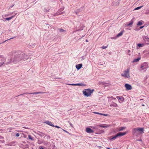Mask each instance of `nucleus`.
<instances>
[{"instance_id": "obj_1", "label": "nucleus", "mask_w": 149, "mask_h": 149, "mask_svg": "<svg viewBox=\"0 0 149 149\" xmlns=\"http://www.w3.org/2000/svg\"><path fill=\"white\" fill-rule=\"evenodd\" d=\"M29 55H27L25 53H17L14 56L13 58L10 59L9 61H8L5 64L7 65L12 63H16L22 60H26L28 58Z\"/></svg>"}, {"instance_id": "obj_2", "label": "nucleus", "mask_w": 149, "mask_h": 149, "mask_svg": "<svg viewBox=\"0 0 149 149\" xmlns=\"http://www.w3.org/2000/svg\"><path fill=\"white\" fill-rule=\"evenodd\" d=\"M94 91V89H86L83 91V93L84 96L88 97L90 96Z\"/></svg>"}, {"instance_id": "obj_3", "label": "nucleus", "mask_w": 149, "mask_h": 149, "mask_svg": "<svg viewBox=\"0 0 149 149\" xmlns=\"http://www.w3.org/2000/svg\"><path fill=\"white\" fill-rule=\"evenodd\" d=\"M129 72L130 69L128 68L127 70H125L124 71L123 73L121 74V75L126 78H129L130 77Z\"/></svg>"}, {"instance_id": "obj_4", "label": "nucleus", "mask_w": 149, "mask_h": 149, "mask_svg": "<svg viewBox=\"0 0 149 149\" xmlns=\"http://www.w3.org/2000/svg\"><path fill=\"white\" fill-rule=\"evenodd\" d=\"M144 131V128L137 127L134 128L132 131V133L134 134L137 131H139L142 133Z\"/></svg>"}, {"instance_id": "obj_5", "label": "nucleus", "mask_w": 149, "mask_h": 149, "mask_svg": "<svg viewBox=\"0 0 149 149\" xmlns=\"http://www.w3.org/2000/svg\"><path fill=\"white\" fill-rule=\"evenodd\" d=\"M148 67V64L146 63H143L141 65V70H146V69Z\"/></svg>"}, {"instance_id": "obj_6", "label": "nucleus", "mask_w": 149, "mask_h": 149, "mask_svg": "<svg viewBox=\"0 0 149 149\" xmlns=\"http://www.w3.org/2000/svg\"><path fill=\"white\" fill-rule=\"evenodd\" d=\"M5 60L6 58H5L2 55H0V61H1V62H0V66L2 65L4 63Z\"/></svg>"}, {"instance_id": "obj_7", "label": "nucleus", "mask_w": 149, "mask_h": 149, "mask_svg": "<svg viewBox=\"0 0 149 149\" xmlns=\"http://www.w3.org/2000/svg\"><path fill=\"white\" fill-rule=\"evenodd\" d=\"M119 0H115L113 2H112V5L114 6H117L120 3Z\"/></svg>"}, {"instance_id": "obj_8", "label": "nucleus", "mask_w": 149, "mask_h": 149, "mask_svg": "<svg viewBox=\"0 0 149 149\" xmlns=\"http://www.w3.org/2000/svg\"><path fill=\"white\" fill-rule=\"evenodd\" d=\"M125 86L126 90H130L132 89V87L131 85L128 84H125Z\"/></svg>"}, {"instance_id": "obj_9", "label": "nucleus", "mask_w": 149, "mask_h": 149, "mask_svg": "<svg viewBox=\"0 0 149 149\" xmlns=\"http://www.w3.org/2000/svg\"><path fill=\"white\" fill-rule=\"evenodd\" d=\"M43 93H44V92H34V93H25L22 94H21L19 95L18 96L21 95H23L24 94H30L34 95V94H42Z\"/></svg>"}, {"instance_id": "obj_10", "label": "nucleus", "mask_w": 149, "mask_h": 149, "mask_svg": "<svg viewBox=\"0 0 149 149\" xmlns=\"http://www.w3.org/2000/svg\"><path fill=\"white\" fill-rule=\"evenodd\" d=\"M127 133L126 132H119L117 134L118 136V137L119 136H123L125 135Z\"/></svg>"}, {"instance_id": "obj_11", "label": "nucleus", "mask_w": 149, "mask_h": 149, "mask_svg": "<svg viewBox=\"0 0 149 149\" xmlns=\"http://www.w3.org/2000/svg\"><path fill=\"white\" fill-rule=\"evenodd\" d=\"M86 131L88 133L91 134L94 132V131L90 128H87L86 129Z\"/></svg>"}, {"instance_id": "obj_12", "label": "nucleus", "mask_w": 149, "mask_h": 149, "mask_svg": "<svg viewBox=\"0 0 149 149\" xmlns=\"http://www.w3.org/2000/svg\"><path fill=\"white\" fill-rule=\"evenodd\" d=\"M70 85H72V86H84V84H81V83H77V84H70Z\"/></svg>"}, {"instance_id": "obj_13", "label": "nucleus", "mask_w": 149, "mask_h": 149, "mask_svg": "<svg viewBox=\"0 0 149 149\" xmlns=\"http://www.w3.org/2000/svg\"><path fill=\"white\" fill-rule=\"evenodd\" d=\"M82 64H79L76 65V68L77 70H79L82 67Z\"/></svg>"}, {"instance_id": "obj_14", "label": "nucleus", "mask_w": 149, "mask_h": 149, "mask_svg": "<svg viewBox=\"0 0 149 149\" xmlns=\"http://www.w3.org/2000/svg\"><path fill=\"white\" fill-rule=\"evenodd\" d=\"M45 123L51 126L52 127H54V125L52 124V123L51 122L49 121L48 120L46 121L45 122Z\"/></svg>"}, {"instance_id": "obj_15", "label": "nucleus", "mask_w": 149, "mask_h": 149, "mask_svg": "<svg viewBox=\"0 0 149 149\" xmlns=\"http://www.w3.org/2000/svg\"><path fill=\"white\" fill-rule=\"evenodd\" d=\"M116 97L118 99V100H120L121 101H123L124 100V98L122 96H117Z\"/></svg>"}, {"instance_id": "obj_16", "label": "nucleus", "mask_w": 149, "mask_h": 149, "mask_svg": "<svg viewBox=\"0 0 149 149\" xmlns=\"http://www.w3.org/2000/svg\"><path fill=\"white\" fill-rule=\"evenodd\" d=\"M37 134L41 137L43 136L44 135H45V133L40 131H38Z\"/></svg>"}, {"instance_id": "obj_17", "label": "nucleus", "mask_w": 149, "mask_h": 149, "mask_svg": "<svg viewBox=\"0 0 149 149\" xmlns=\"http://www.w3.org/2000/svg\"><path fill=\"white\" fill-rule=\"evenodd\" d=\"M140 59H141L140 57L138 58H137L133 60V63L137 62L139 61Z\"/></svg>"}, {"instance_id": "obj_18", "label": "nucleus", "mask_w": 149, "mask_h": 149, "mask_svg": "<svg viewBox=\"0 0 149 149\" xmlns=\"http://www.w3.org/2000/svg\"><path fill=\"white\" fill-rule=\"evenodd\" d=\"M45 138L47 140L50 138V136L48 135H46L44 137V138Z\"/></svg>"}, {"instance_id": "obj_19", "label": "nucleus", "mask_w": 149, "mask_h": 149, "mask_svg": "<svg viewBox=\"0 0 149 149\" xmlns=\"http://www.w3.org/2000/svg\"><path fill=\"white\" fill-rule=\"evenodd\" d=\"M126 127H121L119 128L118 131H121L125 129Z\"/></svg>"}, {"instance_id": "obj_20", "label": "nucleus", "mask_w": 149, "mask_h": 149, "mask_svg": "<svg viewBox=\"0 0 149 149\" xmlns=\"http://www.w3.org/2000/svg\"><path fill=\"white\" fill-rule=\"evenodd\" d=\"M50 8L48 7L47 9L46 8H44V12H49V10H50Z\"/></svg>"}, {"instance_id": "obj_21", "label": "nucleus", "mask_w": 149, "mask_h": 149, "mask_svg": "<svg viewBox=\"0 0 149 149\" xmlns=\"http://www.w3.org/2000/svg\"><path fill=\"white\" fill-rule=\"evenodd\" d=\"M15 15L13 16H12L11 17H7L5 18V19L8 21L10 20L11 19H12V18H13L15 16Z\"/></svg>"}, {"instance_id": "obj_22", "label": "nucleus", "mask_w": 149, "mask_h": 149, "mask_svg": "<svg viewBox=\"0 0 149 149\" xmlns=\"http://www.w3.org/2000/svg\"><path fill=\"white\" fill-rule=\"evenodd\" d=\"M65 13V12H62L60 13H56L54 14V16H55L57 15H60L64 14Z\"/></svg>"}, {"instance_id": "obj_23", "label": "nucleus", "mask_w": 149, "mask_h": 149, "mask_svg": "<svg viewBox=\"0 0 149 149\" xmlns=\"http://www.w3.org/2000/svg\"><path fill=\"white\" fill-rule=\"evenodd\" d=\"M118 137V136L117 134H116L115 136H113V137L111 139V140H113L115 139Z\"/></svg>"}, {"instance_id": "obj_24", "label": "nucleus", "mask_w": 149, "mask_h": 149, "mask_svg": "<svg viewBox=\"0 0 149 149\" xmlns=\"http://www.w3.org/2000/svg\"><path fill=\"white\" fill-rule=\"evenodd\" d=\"M123 34V32L121 31L119 33H118L116 36V37H119L121 36Z\"/></svg>"}, {"instance_id": "obj_25", "label": "nucleus", "mask_w": 149, "mask_h": 149, "mask_svg": "<svg viewBox=\"0 0 149 149\" xmlns=\"http://www.w3.org/2000/svg\"><path fill=\"white\" fill-rule=\"evenodd\" d=\"M98 126L103 128H107L108 127V126L107 125L106 126H103L102 125H99Z\"/></svg>"}, {"instance_id": "obj_26", "label": "nucleus", "mask_w": 149, "mask_h": 149, "mask_svg": "<svg viewBox=\"0 0 149 149\" xmlns=\"http://www.w3.org/2000/svg\"><path fill=\"white\" fill-rule=\"evenodd\" d=\"M143 23L141 21H139L138 23H137V24L138 25L141 26V25Z\"/></svg>"}, {"instance_id": "obj_27", "label": "nucleus", "mask_w": 149, "mask_h": 149, "mask_svg": "<svg viewBox=\"0 0 149 149\" xmlns=\"http://www.w3.org/2000/svg\"><path fill=\"white\" fill-rule=\"evenodd\" d=\"M137 45L139 47H141L143 46V44L139 43Z\"/></svg>"}, {"instance_id": "obj_28", "label": "nucleus", "mask_w": 149, "mask_h": 149, "mask_svg": "<svg viewBox=\"0 0 149 149\" xmlns=\"http://www.w3.org/2000/svg\"><path fill=\"white\" fill-rule=\"evenodd\" d=\"M133 23V21L132 19L131 21L130 22L127 24V25L128 26H130L131 25H132Z\"/></svg>"}, {"instance_id": "obj_29", "label": "nucleus", "mask_w": 149, "mask_h": 149, "mask_svg": "<svg viewBox=\"0 0 149 149\" xmlns=\"http://www.w3.org/2000/svg\"><path fill=\"white\" fill-rule=\"evenodd\" d=\"M143 6H139V7H136V8L135 9H134V10H138V9H140Z\"/></svg>"}, {"instance_id": "obj_30", "label": "nucleus", "mask_w": 149, "mask_h": 149, "mask_svg": "<svg viewBox=\"0 0 149 149\" xmlns=\"http://www.w3.org/2000/svg\"><path fill=\"white\" fill-rule=\"evenodd\" d=\"M59 31L61 32H62L64 31H65V30H64L63 29H59Z\"/></svg>"}, {"instance_id": "obj_31", "label": "nucleus", "mask_w": 149, "mask_h": 149, "mask_svg": "<svg viewBox=\"0 0 149 149\" xmlns=\"http://www.w3.org/2000/svg\"><path fill=\"white\" fill-rule=\"evenodd\" d=\"M28 138H29L31 140H33V138L29 135H28Z\"/></svg>"}, {"instance_id": "obj_32", "label": "nucleus", "mask_w": 149, "mask_h": 149, "mask_svg": "<svg viewBox=\"0 0 149 149\" xmlns=\"http://www.w3.org/2000/svg\"><path fill=\"white\" fill-rule=\"evenodd\" d=\"M15 143V142H12L10 143V146L13 145H14Z\"/></svg>"}, {"instance_id": "obj_33", "label": "nucleus", "mask_w": 149, "mask_h": 149, "mask_svg": "<svg viewBox=\"0 0 149 149\" xmlns=\"http://www.w3.org/2000/svg\"><path fill=\"white\" fill-rule=\"evenodd\" d=\"M99 114L100 115H103L104 116H107L108 115L107 114H103V113H99Z\"/></svg>"}, {"instance_id": "obj_34", "label": "nucleus", "mask_w": 149, "mask_h": 149, "mask_svg": "<svg viewBox=\"0 0 149 149\" xmlns=\"http://www.w3.org/2000/svg\"><path fill=\"white\" fill-rule=\"evenodd\" d=\"M15 37H13L10 38H9V39H8V40H6L4 41L3 42V43H4V42H6V41H7L8 40H10V39H13V38H15Z\"/></svg>"}, {"instance_id": "obj_35", "label": "nucleus", "mask_w": 149, "mask_h": 149, "mask_svg": "<svg viewBox=\"0 0 149 149\" xmlns=\"http://www.w3.org/2000/svg\"><path fill=\"white\" fill-rule=\"evenodd\" d=\"M63 130L64 132H66L67 133L69 134H70L67 131L65 130H64V129H63Z\"/></svg>"}, {"instance_id": "obj_36", "label": "nucleus", "mask_w": 149, "mask_h": 149, "mask_svg": "<svg viewBox=\"0 0 149 149\" xmlns=\"http://www.w3.org/2000/svg\"><path fill=\"white\" fill-rule=\"evenodd\" d=\"M107 47V46H103L101 48L103 49H105Z\"/></svg>"}, {"instance_id": "obj_37", "label": "nucleus", "mask_w": 149, "mask_h": 149, "mask_svg": "<svg viewBox=\"0 0 149 149\" xmlns=\"http://www.w3.org/2000/svg\"><path fill=\"white\" fill-rule=\"evenodd\" d=\"M54 127H55L57 128H61V127H59V126H58L57 125H54Z\"/></svg>"}, {"instance_id": "obj_38", "label": "nucleus", "mask_w": 149, "mask_h": 149, "mask_svg": "<svg viewBox=\"0 0 149 149\" xmlns=\"http://www.w3.org/2000/svg\"><path fill=\"white\" fill-rule=\"evenodd\" d=\"M19 136V133H17V134H16V136H17V137H18Z\"/></svg>"}, {"instance_id": "obj_39", "label": "nucleus", "mask_w": 149, "mask_h": 149, "mask_svg": "<svg viewBox=\"0 0 149 149\" xmlns=\"http://www.w3.org/2000/svg\"><path fill=\"white\" fill-rule=\"evenodd\" d=\"M93 113H94L97 114H99V113L97 112H94Z\"/></svg>"}, {"instance_id": "obj_40", "label": "nucleus", "mask_w": 149, "mask_h": 149, "mask_svg": "<svg viewBox=\"0 0 149 149\" xmlns=\"http://www.w3.org/2000/svg\"><path fill=\"white\" fill-rule=\"evenodd\" d=\"M144 27V26H140V27H139L140 29H142Z\"/></svg>"}, {"instance_id": "obj_41", "label": "nucleus", "mask_w": 149, "mask_h": 149, "mask_svg": "<svg viewBox=\"0 0 149 149\" xmlns=\"http://www.w3.org/2000/svg\"><path fill=\"white\" fill-rule=\"evenodd\" d=\"M91 127L94 129H96L97 128L96 127Z\"/></svg>"}, {"instance_id": "obj_42", "label": "nucleus", "mask_w": 149, "mask_h": 149, "mask_svg": "<svg viewBox=\"0 0 149 149\" xmlns=\"http://www.w3.org/2000/svg\"><path fill=\"white\" fill-rule=\"evenodd\" d=\"M4 137L2 136H0V139H3Z\"/></svg>"}, {"instance_id": "obj_43", "label": "nucleus", "mask_w": 149, "mask_h": 149, "mask_svg": "<svg viewBox=\"0 0 149 149\" xmlns=\"http://www.w3.org/2000/svg\"><path fill=\"white\" fill-rule=\"evenodd\" d=\"M68 123H70V125L72 127L73 125H72V123H69V122H68Z\"/></svg>"}, {"instance_id": "obj_44", "label": "nucleus", "mask_w": 149, "mask_h": 149, "mask_svg": "<svg viewBox=\"0 0 149 149\" xmlns=\"http://www.w3.org/2000/svg\"><path fill=\"white\" fill-rule=\"evenodd\" d=\"M0 141H1L2 143H4L5 142V141L4 140H3V141L0 140Z\"/></svg>"}, {"instance_id": "obj_45", "label": "nucleus", "mask_w": 149, "mask_h": 149, "mask_svg": "<svg viewBox=\"0 0 149 149\" xmlns=\"http://www.w3.org/2000/svg\"><path fill=\"white\" fill-rule=\"evenodd\" d=\"M40 149H44V148L43 147H41Z\"/></svg>"}, {"instance_id": "obj_46", "label": "nucleus", "mask_w": 149, "mask_h": 149, "mask_svg": "<svg viewBox=\"0 0 149 149\" xmlns=\"http://www.w3.org/2000/svg\"><path fill=\"white\" fill-rule=\"evenodd\" d=\"M130 50H128V53H129L130 52Z\"/></svg>"}, {"instance_id": "obj_47", "label": "nucleus", "mask_w": 149, "mask_h": 149, "mask_svg": "<svg viewBox=\"0 0 149 149\" xmlns=\"http://www.w3.org/2000/svg\"><path fill=\"white\" fill-rule=\"evenodd\" d=\"M14 6V5H12V6H10V8H12L13 7V6Z\"/></svg>"}, {"instance_id": "obj_48", "label": "nucleus", "mask_w": 149, "mask_h": 149, "mask_svg": "<svg viewBox=\"0 0 149 149\" xmlns=\"http://www.w3.org/2000/svg\"><path fill=\"white\" fill-rule=\"evenodd\" d=\"M107 148L108 149H114V148H113V149H111V148Z\"/></svg>"}, {"instance_id": "obj_49", "label": "nucleus", "mask_w": 149, "mask_h": 149, "mask_svg": "<svg viewBox=\"0 0 149 149\" xmlns=\"http://www.w3.org/2000/svg\"><path fill=\"white\" fill-rule=\"evenodd\" d=\"M143 100V99H141L140 100V101H142V100Z\"/></svg>"}, {"instance_id": "obj_50", "label": "nucleus", "mask_w": 149, "mask_h": 149, "mask_svg": "<svg viewBox=\"0 0 149 149\" xmlns=\"http://www.w3.org/2000/svg\"><path fill=\"white\" fill-rule=\"evenodd\" d=\"M101 131H102V132H104V131H103V130H101Z\"/></svg>"}, {"instance_id": "obj_51", "label": "nucleus", "mask_w": 149, "mask_h": 149, "mask_svg": "<svg viewBox=\"0 0 149 149\" xmlns=\"http://www.w3.org/2000/svg\"><path fill=\"white\" fill-rule=\"evenodd\" d=\"M142 105L143 106H145L144 104H142Z\"/></svg>"}, {"instance_id": "obj_52", "label": "nucleus", "mask_w": 149, "mask_h": 149, "mask_svg": "<svg viewBox=\"0 0 149 149\" xmlns=\"http://www.w3.org/2000/svg\"><path fill=\"white\" fill-rule=\"evenodd\" d=\"M76 14H77V12H76Z\"/></svg>"}, {"instance_id": "obj_53", "label": "nucleus", "mask_w": 149, "mask_h": 149, "mask_svg": "<svg viewBox=\"0 0 149 149\" xmlns=\"http://www.w3.org/2000/svg\"><path fill=\"white\" fill-rule=\"evenodd\" d=\"M148 30L149 31V28L148 29Z\"/></svg>"}, {"instance_id": "obj_54", "label": "nucleus", "mask_w": 149, "mask_h": 149, "mask_svg": "<svg viewBox=\"0 0 149 149\" xmlns=\"http://www.w3.org/2000/svg\"><path fill=\"white\" fill-rule=\"evenodd\" d=\"M86 42H88V41L87 40H86Z\"/></svg>"}, {"instance_id": "obj_55", "label": "nucleus", "mask_w": 149, "mask_h": 149, "mask_svg": "<svg viewBox=\"0 0 149 149\" xmlns=\"http://www.w3.org/2000/svg\"><path fill=\"white\" fill-rule=\"evenodd\" d=\"M116 104V105H117V104Z\"/></svg>"}]
</instances>
